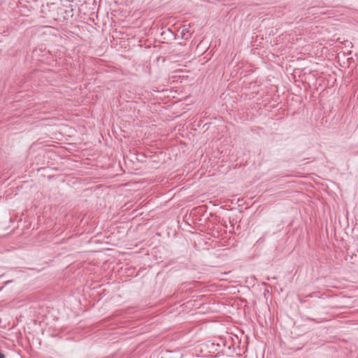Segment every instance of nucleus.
<instances>
[{
	"label": "nucleus",
	"instance_id": "f257e3e1",
	"mask_svg": "<svg viewBox=\"0 0 358 358\" xmlns=\"http://www.w3.org/2000/svg\"><path fill=\"white\" fill-rule=\"evenodd\" d=\"M0 358H6V356L0 352Z\"/></svg>",
	"mask_w": 358,
	"mask_h": 358
}]
</instances>
